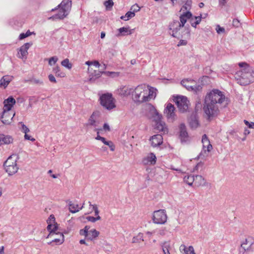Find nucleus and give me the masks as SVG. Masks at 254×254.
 Instances as JSON below:
<instances>
[{"label":"nucleus","mask_w":254,"mask_h":254,"mask_svg":"<svg viewBox=\"0 0 254 254\" xmlns=\"http://www.w3.org/2000/svg\"><path fill=\"white\" fill-rule=\"evenodd\" d=\"M227 104L222 92L214 89L206 95L203 110L208 119L210 120L218 114L219 108L225 107Z\"/></svg>","instance_id":"1"},{"label":"nucleus","mask_w":254,"mask_h":254,"mask_svg":"<svg viewBox=\"0 0 254 254\" xmlns=\"http://www.w3.org/2000/svg\"><path fill=\"white\" fill-rule=\"evenodd\" d=\"M156 89L145 84L138 85L134 89L130 88L128 94L132 95V99L136 103L141 104L155 98Z\"/></svg>","instance_id":"2"},{"label":"nucleus","mask_w":254,"mask_h":254,"mask_svg":"<svg viewBox=\"0 0 254 254\" xmlns=\"http://www.w3.org/2000/svg\"><path fill=\"white\" fill-rule=\"evenodd\" d=\"M241 69L236 72L234 77L238 84L246 86L254 82V69L246 63H239Z\"/></svg>","instance_id":"3"},{"label":"nucleus","mask_w":254,"mask_h":254,"mask_svg":"<svg viewBox=\"0 0 254 254\" xmlns=\"http://www.w3.org/2000/svg\"><path fill=\"white\" fill-rule=\"evenodd\" d=\"M169 34L173 37L180 39H189L190 37V30L185 27V29L178 20H174L169 25Z\"/></svg>","instance_id":"4"},{"label":"nucleus","mask_w":254,"mask_h":254,"mask_svg":"<svg viewBox=\"0 0 254 254\" xmlns=\"http://www.w3.org/2000/svg\"><path fill=\"white\" fill-rule=\"evenodd\" d=\"M48 226L47 229L49 232V234L47 236V238L53 236L54 234L60 236L59 238H55L52 241L48 243L49 245L51 244L53 242H55L58 244H62L64 242V236L62 233L58 232V225L55 222V218L53 215H51L47 220Z\"/></svg>","instance_id":"5"},{"label":"nucleus","mask_w":254,"mask_h":254,"mask_svg":"<svg viewBox=\"0 0 254 254\" xmlns=\"http://www.w3.org/2000/svg\"><path fill=\"white\" fill-rule=\"evenodd\" d=\"M59 8L58 13L49 18V19H63L68 14L71 7V0H63L57 6Z\"/></svg>","instance_id":"6"},{"label":"nucleus","mask_w":254,"mask_h":254,"mask_svg":"<svg viewBox=\"0 0 254 254\" xmlns=\"http://www.w3.org/2000/svg\"><path fill=\"white\" fill-rule=\"evenodd\" d=\"M17 157L12 155L10 156L4 162L3 166L6 173L9 176H12L16 173L19 169L17 164Z\"/></svg>","instance_id":"7"},{"label":"nucleus","mask_w":254,"mask_h":254,"mask_svg":"<svg viewBox=\"0 0 254 254\" xmlns=\"http://www.w3.org/2000/svg\"><path fill=\"white\" fill-rule=\"evenodd\" d=\"M100 104L105 109L110 110L115 108V99L111 93L102 94L100 97Z\"/></svg>","instance_id":"8"},{"label":"nucleus","mask_w":254,"mask_h":254,"mask_svg":"<svg viewBox=\"0 0 254 254\" xmlns=\"http://www.w3.org/2000/svg\"><path fill=\"white\" fill-rule=\"evenodd\" d=\"M201 142L202 143V150L199 155V157L203 158L208 155V153L212 149V146L206 134L202 136Z\"/></svg>","instance_id":"9"},{"label":"nucleus","mask_w":254,"mask_h":254,"mask_svg":"<svg viewBox=\"0 0 254 254\" xmlns=\"http://www.w3.org/2000/svg\"><path fill=\"white\" fill-rule=\"evenodd\" d=\"M179 111L182 113L186 112L189 108V101L186 97L178 96L174 99Z\"/></svg>","instance_id":"10"},{"label":"nucleus","mask_w":254,"mask_h":254,"mask_svg":"<svg viewBox=\"0 0 254 254\" xmlns=\"http://www.w3.org/2000/svg\"><path fill=\"white\" fill-rule=\"evenodd\" d=\"M167 216L165 210L160 209L155 211L153 215L154 223L159 224H163L167 221Z\"/></svg>","instance_id":"11"},{"label":"nucleus","mask_w":254,"mask_h":254,"mask_svg":"<svg viewBox=\"0 0 254 254\" xmlns=\"http://www.w3.org/2000/svg\"><path fill=\"white\" fill-rule=\"evenodd\" d=\"M145 109L148 111L146 114V116L148 118L152 119L153 121H158L161 118V116L151 104L147 105L145 106Z\"/></svg>","instance_id":"12"},{"label":"nucleus","mask_w":254,"mask_h":254,"mask_svg":"<svg viewBox=\"0 0 254 254\" xmlns=\"http://www.w3.org/2000/svg\"><path fill=\"white\" fill-rule=\"evenodd\" d=\"M175 107L171 103L167 104L164 110V114L166 115L168 120L170 122H173L175 119Z\"/></svg>","instance_id":"13"},{"label":"nucleus","mask_w":254,"mask_h":254,"mask_svg":"<svg viewBox=\"0 0 254 254\" xmlns=\"http://www.w3.org/2000/svg\"><path fill=\"white\" fill-rule=\"evenodd\" d=\"M3 115L7 116L9 114V111L11 110L12 107L15 103V100L11 96L9 97L3 102Z\"/></svg>","instance_id":"14"},{"label":"nucleus","mask_w":254,"mask_h":254,"mask_svg":"<svg viewBox=\"0 0 254 254\" xmlns=\"http://www.w3.org/2000/svg\"><path fill=\"white\" fill-rule=\"evenodd\" d=\"M192 17V13L190 11H187L186 12H183L180 15L179 19L180 21L179 23L180 24L184 27V28L185 29V27L186 28H188L189 29V25H185V24L186 23L187 21L188 20H190V18Z\"/></svg>","instance_id":"15"},{"label":"nucleus","mask_w":254,"mask_h":254,"mask_svg":"<svg viewBox=\"0 0 254 254\" xmlns=\"http://www.w3.org/2000/svg\"><path fill=\"white\" fill-rule=\"evenodd\" d=\"M98 118L99 113L97 112H93L88 119L86 126H91L94 127H97L99 123L98 121Z\"/></svg>","instance_id":"16"},{"label":"nucleus","mask_w":254,"mask_h":254,"mask_svg":"<svg viewBox=\"0 0 254 254\" xmlns=\"http://www.w3.org/2000/svg\"><path fill=\"white\" fill-rule=\"evenodd\" d=\"M180 138L182 142H186L189 140L188 133L187 131L186 127L184 124H181L180 126Z\"/></svg>","instance_id":"17"},{"label":"nucleus","mask_w":254,"mask_h":254,"mask_svg":"<svg viewBox=\"0 0 254 254\" xmlns=\"http://www.w3.org/2000/svg\"><path fill=\"white\" fill-rule=\"evenodd\" d=\"M92 69L88 68V71L89 73V81L91 82H94L95 80L100 77L102 74H104V71H100L94 70L93 72L91 71Z\"/></svg>","instance_id":"18"},{"label":"nucleus","mask_w":254,"mask_h":254,"mask_svg":"<svg viewBox=\"0 0 254 254\" xmlns=\"http://www.w3.org/2000/svg\"><path fill=\"white\" fill-rule=\"evenodd\" d=\"M161 118L158 121H154L155 122V128L159 132H162L163 133H167L168 132L167 128L164 122L161 120Z\"/></svg>","instance_id":"19"},{"label":"nucleus","mask_w":254,"mask_h":254,"mask_svg":"<svg viewBox=\"0 0 254 254\" xmlns=\"http://www.w3.org/2000/svg\"><path fill=\"white\" fill-rule=\"evenodd\" d=\"M151 145L153 147H156L161 145L163 142V137L160 134H156L152 136L150 139Z\"/></svg>","instance_id":"20"},{"label":"nucleus","mask_w":254,"mask_h":254,"mask_svg":"<svg viewBox=\"0 0 254 254\" xmlns=\"http://www.w3.org/2000/svg\"><path fill=\"white\" fill-rule=\"evenodd\" d=\"M31 45L32 44H30L29 43H26L20 47L19 52L21 55L19 57V58H26V56L28 54L27 51Z\"/></svg>","instance_id":"21"},{"label":"nucleus","mask_w":254,"mask_h":254,"mask_svg":"<svg viewBox=\"0 0 254 254\" xmlns=\"http://www.w3.org/2000/svg\"><path fill=\"white\" fill-rule=\"evenodd\" d=\"M116 93L122 98L126 97L127 96V86L121 85L116 90Z\"/></svg>","instance_id":"22"},{"label":"nucleus","mask_w":254,"mask_h":254,"mask_svg":"<svg viewBox=\"0 0 254 254\" xmlns=\"http://www.w3.org/2000/svg\"><path fill=\"white\" fill-rule=\"evenodd\" d=\"M194 184L195 186H204L206 184V180L200 175L194 176Z\"/></svg>","instance_id":"23"},{"label":"nucleus","mask_w":254,"mask_h":254,"mask_svg":"<svg viewBox=\"0 0 254 254\" xmlns=\"http://www.w3.org/2000/svg\"><path fill=\"white\" fill-rule=\"evenodd\" d=\"M13 77L9 75L3 76L0 80V87L3 86L6 88L10 82L12 80Z\"/></svg>","instance_id":"24"},{"label":"nucleus","mask_w":254,"mask_h":254,"mask_svg":"<svg viewBox=\"0 0 254 254\" xmlns=\"http://www.w3.org/2000/svg\"><path fill=\"white\" fill-rule=\"evenodd\" d=\"M180 251L181 253L184 252L183 254H195L193 247L191 246L187 248L185 245H181L180 247Z\"/></svg>","instance_id":"25"},{"label":"nucleus","mask_w":254,"mask_h":254,"mask_svg":"<svg viewBox=\"0 0 254 254\" xmlns=\"http://www.w3.org/2000/svg\"><path fill=\"white\" fill-rule=\"evenodd\" d=\"M13 138L9 135H5L3 134H0V142L1 145L8 144L12 143Z\"/></svg>","instance_id":"26"},{"label":"nucleus","mask_w":254,"mask_h":254,"mask_svg":"<svg viewBox=\"0 0 254 254\" xmlns=\"http://www.w3.org/2000/svg\"><path fill=\"white\" fill-rule=\"evenodd\" d=\"M15 115V113L13 114V116L11 117V114L9 112V114L8 115L4 116L3 115V111L2 112V114L1 116H0V118L1 120V121L2 122L3 124L5 125H9L11 123V121L12 120L13 117Z\"/></svg>","instance_id":"27"},{"label":"nucleus","mask_w":254,"mask_h":254,"mask_svg":"<svg viewBox=\"0 0 254 254\" xmlns=\"http://www.w3.org/2000/svg\"><path fill=\"white\" fill-rule=\"evenodd\" d=\"M144 161L145 163H150L154 165L156 162V157L153 153H151L144 159Z\"/></svg>","instance_id":"28"},{"label":"nucleus","mask_w":254,"mask_h":254,"mask_svg":"<svg viewBox=\"0 0 254 254\" xmlns=\"http://www.w3.org/2000/svg\"><path fill=\"white\" fill-rule=\"evenodd\" d=\"M253 243L249 241L247 239H246L245 241L241 244V248L244 250V252L250 251Z\"/></svg>","instance_id":"29"},{"label":"nucleus","mask_w":254,"mask_h":254,"mask_svg":"<svg viewBox=\"0 0 254 254\" xmlns=\"http://www.w3.org/2000/svg\"><path fill=\"white\" fill-rule=\"evenodd\" d=\"M201 20V15L198 16H193L190 18V23L193 27H196V25L199 24Z\"/></svg>","instance_id":"30"},{"label":"nucleus","mask_w":254,"mask_h":254,"mask_svg":"<svg viewBox=\"0 0 254 254\" xmlns=\"http://www.w3.org/2000/svg\"><path fill=\"white\" fill-rule=\"evenodd\" d=\"M99 235V232L95 229H92L88 232L87 239L89 240H92L97 237Z\"/></svg>","instance_id":"31"},{"label":"nucleus","mask_w":254,"mask_h":254,"mask_svg":"<svg viewBox=\"0 0 254 254\" xmlns=\"http://www.w3.org/2000/svg\"><path fill=\"white\" fill-rule=\"evenodd\" d=\"M193 82V80H191V79L189 80L188 79H185L182 80L181 82V83L182 85L184 87H185L187 89H188V90L191 91V90L192 89L193 85H190L189 83V82L192 83Z\"/></svg>","instance_id":"32"},{"label":"nucleus","mask_w":254,"mask_h":254,"mask_svg":"<svg viewBox=\"0 0 254 254\" xmlns=\"http://www.w3.org/2000/svg\"><path fill=\"white\" fill-rule=\"evenodd\" d=\"M69 211L72 213H75L79 211L78 204H74L71 201H69Z\"/></svg>","instance_id":"33"},{"label":"nucleus","mask_w":254,"mask_h":254,"mask_svg":"<svg viewBox=\"0 0 254 254\" xmlns=\"http://www.w3.org/2000/svg\"><path fill=\"white\" fill-rule=\"evenodd\" d=\"M184 181L190 186L194 183V176L193 175L185 176L184 177Z\"/></svg>","instance_id":"34"},{"label":"nucleus","mask_w":254,"mask_h":254,"mask_svg":"<svg viewBox=\"0 0 254 254\" xmlns=\"http://www.w3.org/2000/svg\"><path fill=\"white\" fill-rule=\"evenodd\" d=\"M143 234L139 233L137 236L133 237L132 240V243H140L144 241Z\"/></svg>","instance_id":"35"},{"label":"nucleus","mask_w":254,"mask_h":254,"mask_svg":"<svg viewBox=\"0 0 254 254\" xmlns=\"http://www.w3.org/2000/svg\"><path fill=\"white\" fill-rule=\"evenodd\" d=\"M53 71L57 76L64 77L65 75L64 72H63L61 71L60 68L59 66H57L54 67L53 69Z\"/></svg>","instance_id":"36"},{"label":"nucleus","mask_w":254,"mask_h":254,"mask_svg":"<svg viewBox=\"0 0 254 254\" xmlns=\"http://www.w3.org/2000/svg\"><path fill=\"white\" fill-rule=\"evenodd\" d=\"M183 2L185 3L184 5L181 8V10L185 9L187 11H189L191 5V0H181Z\"/></svg>","instance_id":"37"},{"label":"nucleus","mask_w":254,"mask_h":254,"mask_svg":"<svg viewBox=\"0 0 254 254\" xmlns=\"http://www.w3.org/2000/svg\"><path fill=\"white\" fill-rule=\"evenodd\" d=\"M127 33V28L122 27L117 30V33L116 34V35L117 37L125 36Z\"/></svg>","instance_id":"38"},{"label":"nucleus","mask_w":254,"mask_h":254,"mask_svg":"<svg viewBox=\"0 0 254 254\" xmlns=\"http://www.w3.org/2000/svg\"><path fill=\"white\" fill-rule=\"evenodd\" d=\"M26 82H30L33 84L37 85H43V81L39 79H36L35 78H32L25 81Z\"/></svg>","instance_id":"39"},{"label":"nucleus","mask_w":254,"mask_h":254,"mask_svg":"<svg viewBox=\"0 0 254 254\" xmlns=\"http://www.w3.org/2000/svg\"><path fill=\"white\" fill-rule=\"evenodd\" d=\"M162 250L164 254H170L169 249L170 248V244L167 242H165L162 246Z\"/></svg>","instance_id":"40"},{"label":"nucleus","mask_w":254,"mask_h":254,"mask_svg":"<svg viewBox=\"0 0 254 254\" xmlns=\"http://www.w3.org/2000/svg\"><path fill=\"white\" fill-rule=\"evenodd\" d=\"M61 64L63 66H64L69 69L72 68V64L69 63V60L68 59H65L63 60L61 63Z\"/></svg>","instance_id":"41"},{"label":"nucleus","mask_w":254,"mask_h":254,"mask_svg":"<svg viewBox=\"0 0 254 254\" xmlns=\"http://www.w3.org/2000/svg\"><path fill=\"white\" fill-rule=\"evenodd\" d=\"M104 74L107 76L111 77H118L119 75V72L113 71H104Z\"/></svg>","instance_id":"42"},{"label":"nucleus","mask_w":254,"mask_h":254,"mask_svg":"<svg viewBox=\"0 0 254 254\" xmlns=\"http://www.w3.org/2000/svg\"><path fill=\"white\" fill-rule=\"evenodd\" d=\"M34 32H31L29 30H28L25 33H21L19 36V40H22L30 35H32Z\"/></svg>","instance_id":"43"},{"label":"nucleus","mask_w":254,"mask_h":254,"mask_svg":"<svg viewBox=\"0 0 254 254\" xmlns=\"http://www.w3.org/2000/svg\"><path fill=\"white\" fill-rule=\"evenodd\" d=\"M114 4L113 0H108L104 2V5L107 10H110Z\"/></svg>","instance_id":"44"},{"label":"nucleus","mask_w":254,"mask_h":254,"mask_svg":"<svg viewBox=\"0 0 254 254\" xmlns=\"http://www.w3.org/2000/svg\"><path fill=\"white\" fill-rule=\"evenodd\" d=\"M58 61V58L56 56L51 57L49 60V64L51 66L55 64Z\"/></svg>","instance_id":"45"},{"label":"nucleus","mask_w":254,"mask_h":254,"mask_svg":"<svg viewBox=\"0 0 254 254\" xmlns=\"http://www.w3.org/2000/svg\"><path fill=\"white\" fill-rule=\"evenodd\" d=\"M88 203H89V205L92 207V210L94 211L95 215L96 216L99 215V211L98 210L97 205H92L90 201H89Z\"/></svg>","instance_id":"46"},{"label":"nucleus","mask_w":254,"mask_h":254,"mask_svg":"<svg viewBox=\"0 0 254 254\" xmlns=\"http://www.w3.org/2000/svg\"><path fill=\"white\" fill-rule=\"evenodd\" d=\"M190 126L191 127L196 128L198 127V123L196 120H191L190 122Z\"/></svg>","instance_id":"47"},{"label":"nucleus","mask_w":254,"mask_h":254,"mask_svg":"<svg viewBox=\"0 0 254 254\" xmlns=\"http://www.w3.org/2000/svg\"><path fill=\"white\" fill-rule=\"evenodd\" d=\"M19 124H20L21 125V126H22L21 130L24 133H27V132L30 131L29 129L22 122H20Z\"/></svg>","instance_id":"48"},{"label":"nucleus","mask_w":254,"mask_h":254,"mask_svg":"<svg viewBox=\"0 0 254 254\" xmlns=\"http://www.w3.org/2000/svg\"><path fill=\"white\" fill-rule=\"evenodd\" d=\"M140 10V7L137 4L133 5L130 8V11H132L133 12H136Z\"/></svg>","instance_id":"49"},{"label":"nucleus","mask_w":254,"mask_h":254,"mask_svg":"<svg viewBox=\"0 0 254 254\" xmlns=\"http://www.w3.org/2000/svg\"><path fill=\"white\" fill-rule=\"evenodd\" d=\"M216 30L218 34L222 33L225 32V29L218 25L216 26Z\"/></svg>","instance_id":"50"},{"label":"nucleus","mask_w":254,"mask_h":254,"mask_svg":"<svg viewBox=\"0 0 254 254\" xmlns=\"http://www.w3.org/2000/svg\"><path fill=\"white\" fill-rule=\"evenodd\" d=\"M202 89V86L200 85H195L192 86L191 91H199Z\"/></svg>","instance_id":"51"},{"label":"nucleus","mask_w":254,"mask_h":254,"mask_svg":"<svg viewBox=\"0 0 254 254\" xmlns=\"http://www.w3.org/2000/svg\"><path fill=\"white\" fill-rule=\"evenodd\" d=\"M244 123L245 124L248 126L249 127V128H254V122H251V123H249L248 121L247 120H244Z\"/></svg>","instance_id":"52"},{"label":"nucleus","mask_w":254,"mask_h":254,"mask_svg":"<svg viewBox=\"0 0 254 254\" xmlns=\"http://www.w3.org/2000/svg\"><path fill=\"white\" fill-rule=\"evenodd\" d=\"M233 25L235 27H239L240 25V21L238 19H234L233 21Z\"/></svg>","instance_id":"53"},{"label":"nucleus","mask_w":254,"mask_h":254,"mask_svg":"<svg viewBox=\"0 0 254 254\" xmlns=\"http://www.w3.org/2000/svg\"><path fill=\"white\" fill-rule=\"evenodd\" d=\"M95 131H97V136L95 137V139L96 140H100L103 137L101 136L100 135H99V131L100 130H102V128H100V129H98V128H95Z\"/></svg>","instance_id":"54"},{"label":"nucleus","mask_w":254,"mask_h":254,"mask_svg":"<svg viewBox=\"0 0 254 254\" xmlns=\"http://www.w3.org/2000/svg\"><path fill=\"white\" fill-rule=\"evenodd\" d=\"M102 130H104L105 131H110L111 130L109 125L107 123H105L104 124L103 129H102Z\"/></svg>","instance_id":"55"},{"label":"nucleus","mask_w":254,"mask_h":254,"mask_svg":"<svg viewBox=\"0 0 254 254\" xmlns=\"http://www.w3.org/2000/svg\"><path fill=\"white\" fill-rule=\"evenodd\" d=\"M109 144H107V145L109 146V147H110V150L111 151H114L115 149V146L114 145V143H113V142L111 141H109Z\"/></svg>","instance_id":"56"},{"label":"nucleus","mask_w":254,"mask_h":254,"mask_svg":"<svg viewBox=\"0 0 254 254\" xmlns=\"http://www.w3.org/2000/svg\"><path fill=\"white\" fill-rule=\"evenodd\" d=\"M48 78H49V80L51 82H54V83L57 82L56 79L53 74H51L49 75Z\"/></svg>","instance_id":"57"},{"label":"nucleus","mask_w":254,"mask_h":254,"mask_svg":"<svg viewBox=\"0 0 254 254\" xmlns=\"http://www.w3.org/2000/svg\"><path fill=\"white\" fill-rule=\"evenodd\" d=\"M187 44V41L186 40H180L178 43V46H185Z\"/></svg>","instance_id":"58"},{"label":"nucleus","mask_w":254,"mask_h":254,"mask_svg":"<svg viewBox=\"0 0 254 254\" xmlns=\"http://www.w3.org/2000/svg\"><path fill=\"white\" fill-rule=\"evenodd\" d=\"M24 139L26 140H31L32 141H34L35 140L34 138H32L31 136L29 135L27 133H25Z\"/></svg>","instance_id":"59"},{"label":"nucleus","mask_w":254,"mask_h":254,"mask_svg":"<svg viewBox=\"0 0 254 254\" xmlns=\"http://www.w3.org/2000/svg\"><path fill=\"white\" fill-rule=\"evenodd\" d=\"M135 16V13L132 11H128V20Z\"/></svg>","instance_id":"60"},{"label":"nucleus","mask_w":254,"mask_h":254,"mask_svg":"<svg viewBox=\"0 0 254 254\" xmlns=\"http://www.w3.org/2000/svg\"><path fill=\"white\" fill-rule=\"evenodd\" d=\"M80 235L84 236L86 238L87 237L88 232H86L84 229H81L79 232Z\"/></svg>","instance_id":"61"},{"label":"nucleus","mask_w":254,"mask_h":254,"mask_svg":"<svg viewBox=\"0 0 254 254\" xmlns=\"http://www.w3.org/2000/svg\"><path fill=\"white\" fill-rule=\"evenodd\" d=\"M86 219H87L88 221H90V222H93V223H94V222H96V221H95V217H93V216H87V217H86Z\"/></svg>","instance_id":"62"},{"label":"nucleus","mask_w":254,"mask_h":254,"mask_svg":"<svg viewBox=\"0 0 254 254\" xmlns=\"http://www.w3.org/2000/svg\"><path fill=\"white\" fill-rule=\"evenodd\" d=\"M92 65H94V66H95L97 68H99L100 66H101V65L99 64V63L98 61H95L94 62H92Z\"/></svg>","instance_id":"63"},{"label":"nucleus","mask_w":254,"mask_h":254,"mask_svg":"<svg viewBox=\"0 0 254 254\" xmlns=\"http://www.w3.org/2000/svg\"><path fill=\"white\" fill-rule=\"evenodd\" d=\"M201 104L200 102H198L196 104V107H195V110L196 111H198L199 109H201Z\"/></svg>","instance_id":"64"}]
</instances>
